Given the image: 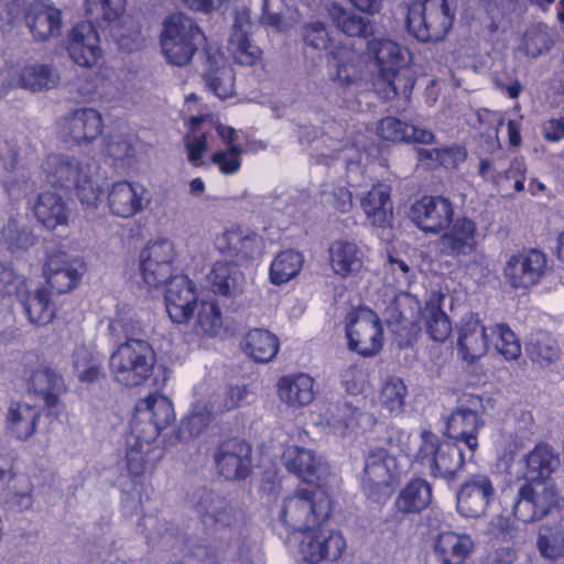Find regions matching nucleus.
<instances>
[{
    "mask_svg": "<svg viewBox=\"0 0 564 564\" xmlns=\"http://www.w3.org/2000/svg\"><path fill=\"white\" fill-rule=\"evenodd\" d=\"M557 497L558 494L553 484L524 480L517 489L512 513L524 523L539 521L557 505Z\"/></svg>",
    "mask_w": 564,
    "mask_h": 564,
    "instance_id": "9",
    "label": "nucleus"
},
{
    "mask_svg": "<svg viewBox=\"0 0 564 564\" xmlns=\"http://www.w3.org/2000/svg\"><path fill=\"white\" fill-rule=\"evenodd\" d=\"M207 278L213 293L217 295L235 299L243 293L246 279L237 263L217 261Z\"/></svg>",
    "mask_w": 564,
    "mask_h": 564,
    "instance_id": "28",
    "label": "nucleus"
},
{
    "mask_svg": "<svg viewBox=\"0 0 564 564\" xmlns=\"http://www.w3.org/2000/svg\"><path fill=\"white\" fill-rule=\"evenodd\" d=\"M528 357L541 367H547L560 357L558 346L554 338L545 332H536L525 344Z\"/></svg>",
    "mask_w": 564,
    "mask_h": 564,
    "instance_id": "50",
    "label": "nucleus"
},
{
    "mask_svg": "<svg viewBox=\"0 0 564 564\" xmlns=\"http://www.w3.org/2000/svg\"><path fill=\"white\" fill-rule=\"evenodd\" d=\"M381 78L388 84L394 95L408 97L414 86V79L409 65L397 72H391V74H386Z\"/></svg>",
    "mask_w": 564,
    "mask_h": 564,
    "instance_id": "63",
    "label": "nucleus"
},
{
    "mask_svg": "<svg viewBox=\"0 0 564 564\" xmlns=\"http://www.w3.org/2000/svg\"><path fill=\"white\" fill-rule=\"evenodd\" d=\"M156 354L147 340L123 341L109 359L110 371L120 384L138 387L153 375Z\"/></svg>",
    "mask_w": 564,
    "mask_h": 564,
    "instance_id": "4",
    "label": "nucleus"
},
{
    "mask_svg": "<svg viewBox=\"0 0 564 564\" xmlns=\"http://www.w3.org/2000/svg\"><path fill=\"white\" fill-rule=\"evenodd\" d=\"M406 387L398 377L389 378L383 384L380 393V401L390 413H399L404 405Z\"/></svg>",
    "mask_w": 564,
    "mask_h": 564,
    "instance_id": "59",
    "label": "nucleus"
},
{
    "mask_svg": "<svg viewBox=\"0 0 564 564\" xmlns=\"http://www.w3.org/2000/svg\"><path fill=\"white\" fill-rule=\"evenodd\" d=\"M220 252L235 259L236 263H243L256 259L262 251V238L253 231L239 227L226 230L218 239Z\"/></svg>",
    "mask_w": 564,
    "mask_h": 564,
    "instance_id": "22",
    "label": "nucleus"
},
{
    "mask_svg": "<svg viewBox=\"0 0 564 564\" xmlns=\"http://www.w3.org/2000/svg\"><path fill=\"white\" fill-rule=\"evenodd\" d=\"M13 491L9 492V498L6 500L10 508L19 511L28 510L33 505V498L31 495L32 487L25 477H19L15 479Z\"/></svg>",
    "mask_w": 564,
    "mask_h": 564,
    "instance_id": "62",
    "label": "nucleus"
},
{
    "mask_svg": "<svg viewBox=\"0 0 564 564\" xmlns=\"http://www.w3.org/2000/svg\"><path fill=\"white\" fill-rule=\"evenodd\" d=\"M28 391L39 395L52 409L57 404L59 395L66 391V386L61 375L48 368H40L32 372Z\"/></svg>",
    "mask_w": 564,
    "mask_h": 564,
    "instance_id": "37",
    "label": "nucleus"
},
{
    "mask_svg": "<svg viewBox=\"0 0 564 564\" xmlns=\"http://www.w3.org/2000/svg\"><path fill=\"white\" fill-rule=\"evenodd\" d=\"M406 8V29L424 43L442 41L455 19V11L448 0H419L408 3Z\"/></svg>",
    "mask_w": 564,
    "mask_h": 564,
    "instance_id": "5",
    "label": "nucleus"
},
{
    "mask_svg": "<svg viewBox=\"0 0 564 564\" xmlns=\"http://www.w3.org/2000/svg\"><path fill=\"white\" fill-rule=\"evenodd\" d=\"M40 417V410L25 403H11L7 414L11 433L21 441L34 435Z\"/></svg>",
    "mask_w": 564,
    "mask_h": 564,
    "instance_id": "45",
    "label": "nucleus"
},
{
    "mask_svg": "<svg viewBox=\"0 0 564 564\" xmlns=\"http://www.w3.org/2000/svg\"><path fill=\"white\" fill-rule=\"evenodd\" d=\"M360 56L348 45H336L327 53V66L333 82L349 85L358 76Z\"/></svg>",
    "mask_w": 564,
    "mask_h": 564,
    "instance_id": "34",
    "label": "nucleus"
},
{
    "mask_svg": "<svg viewBox=\"0 0 564 564\" xmlns=\"http://www.w3.org/2000/svg\"><path fill=\"white\" fill-rule=\"evenodd\" d=\"M126 10V0H86V13L91 22H113Z\"/></svg>",
    "mask_w": 564,
    "mask_h": 564,
    "instance_id": "54",
    "label": "nucleus"
},
{
    "mask_svg": "<svg viewBox=\"0 0 564 564\" xmlns=\"http://www.w3.org/2000/svg\"><path fill=\"white\" fill-rule=\"evenodd\" d=\"M94 165L90 158L51 154L43 164V171L52 186L76 189L82 204L94 206L101 194L98 185L93 182Z\"/></svg>",
    "mask_w": 564,
    "mask_h": 564,
    "instance_id": "1",
    "label": "nucleus"
},
{
    "mask_svg": "<svg viewBox=\"0 0 564 564\" xmlns=\"http://www.w3.org/2000/svg\"><path fill=\"white\" fill-rule=\"evenodd\" d=\"M204 41L205 34L198 24L184 13L170 14L163 21L160 45L170 64L187 65Z\"/></svg>",
    "mask_w": 564,
    "mask_h": 564,
    "instance_id": "3",
    "label": "nucleus"
},
{
    "mask_svg": "<svg viewBox=\"0 0 564 564\" xmlns=\"http://www.w3.org/2000/svg\"><path fill=\"white\" fill-rule=\"evenodd\" d=\"M328 253L333 271L341 278L355 275L364 267V252L352 241L335 240L330 245Z\"/></svg>",
    "mask_w": 564,
    "mask_h": 564,
    "instance_id": "33",
    "label": "nucleus"
},
{
    "mask_svg": "<svg viewBox=\"0 0 564 564\" xmlns=\"http://www.w3.org/2000/svg\"><path fill=\"white\" fill-rule=\"evenodd\" d=\"M490 339L494 340L496 349L506 360H516L521 355V345L516 334L503 324L489 327Z\"/></svg>",
    "mask_w": 564,
    "mask_h": 564,
    "instance_id": "56",
    "label": "nucleus"
},
{
    "mask_svg": "<svg viewBox=\"0 0 564 564\" xmlns=\"http://www.w3.org/2000/svg\"><path fill=\"white\" fill-rule=\"evenodd\" d=\"M250 390L246 384L229 386L224 391L223 395L220 397V401L216 408L218 409V412L220 414L232 411L243 405L247 402Z\"/></svg>",
    "mask_w": 564,
    "mask_h": 564,
    "instance_id": "64",
    "label": "nucleus"
},
{
    "mask_svg": "<svg viewBox=\"0 0 564 564\" xmlns=\"http://www.w3.org/2000/svg\"><path fill=\"white\" fill-rule=\"evenodd\" d=\"M410 216L420 229L435 234L452 223V203L441 196H424L412 206Z\"/></svg>",
    "mask_w": 564,
    "mask_h": 564,
    "instance_id": "19",
    "label": "nucleus"
},
{
    "mask_svg": "<svg viewBox=\"0 0 564 564\" xmlns=\"http://www.w3.org/2000/svg\"><path fill=\"white\" fill-rule=\"evenodd\" d=\"M432 502V487L422 478L411 480L399 492L394 507L403 514L420 513Z\"/></svg>",
    "mask_w": 564,
    "mask_h": 564,
    "instance_id": "41",
    "label": "nucleus"
},
{
    "mask_svg": "<svg viewBox=\"0 0 564 564\" xmlns=\"http://www.w3.org/2000/svg\"><path fill=\"white\" fill-rule=\"evenodd\" d=\"M444 299V294L433 292L422 310V318L426 332L435 341H444L452 332L451 321L442 308V301Z\"/></svg>",
    "mask_w": 564,
    "mask_h": 564,
    "instance_id": "42",
    "label": "nucleus"
},
{
    "mask_svg": "<svg viewBox=\"0 0 564 564\" xmlns=\"http://www.w3.org/2000/svg\"><path fill=\"white\" fill-rule=\"evenodd\" d=\"M485 422L479 414L455 410L447 420L448 437L455 443L462 442L470 451V457L478 448V433Z\"/></svg>",
    "mask_w": 564,
    "mask_h": 564,
    "instance_id": "31",
    "label": "nucleus"
},
{
    "mask_svg": "<svg viewBox=\"0 0 564 564\" xmlns=\"http://www.w3.org/2000/svg\"><path fill=\"white\" fill-rule=\"evenodd\" d=\"M175 420L172 402L163 394L151 393L135 405L131 431L142 442H154Z\"/></svg>",
    "mask_w": 564,
    "mask_h": 564,
    "instance_id": "8",
    "label": "nucleus"
},
{
    "mask_svg": "<svg viewBox=\"0 0 564 564\" xmlns=\"http://www.w3.org/2000/svg\"><path fill=\"white\" fill-rule=\"evenodd\" d=\"M306 530L301 539L299 552L311 564L337 561L346 549V541L339 531L325 529Z\"/></svg>",
    "mask_w": 564,
    "mask_h": 564,
    "instance_id": "13",
    "label": "nucleus"
},
{
    "mask_svg": "<svg viewBox=\"0 0 564 564\" xmlns=\"http://www.w3.org/2000/svg\"><path fill=\"white\" fill-rule=\"evenodd\" d=\"M26 26L33 39L45 42L61 34L62 11L48 1H35L24 14Z\"/></svg>",
    "mask_w": 564,
    "mask_h": 564,
    "instance_id": "23",
    "label": "nucleus"
},
{
    "mask_svg": "<svg viewBox=\"0 0 564 564\" xmlns=\"http://www.w3.org/2000/svg\"><path fill=\"white\" fill-rule=\"evenodd\" d=\"M496 498V489L487 475H474L456 492V510L465 518H480Z\"/></svg>",
    "mask_w": 564,
    "mask_h": 564,
    "instance_id": "14",
    "label": "nucleus"
},
{
    "mask_svg": "<svg viewBox=\"0 0 564 564\" xmlns=\"http://www.w3.org/2000/svg\"><path fill=\"white\" fill-rule=\"evenodd\" d=\"M286 469L307 482L323 479L328 474V466L313 449L289 446L283 453Z\"/></svg>",
    "mask_w": 564,
    "mask_h": 564,
    "instance_id": "25",
    "label": "nucleus"
},
{
    "mask_svg": "<svg viewBox=\"0 0 564 564\" xmlns=\"http://www.w3.org/2000/svg\"><path fill=\"white\" fill-rule=\"evenodd\" d=\"M33 213L36 219L48 229L66 224L68 218L64 199L50 191L39 194L33 204Z\"/></svg>",
    "mask_w": 564,
    "mask_h": 564,
    "instance_id": "43",
    "label": "nucleus"
},
{
    "mask_svg": "<svg viewBox=\"0 0 564 564\" xmlns=\"http://www.w3.org/2000/svg\"><path fill=\"white\" fill-rule=\"evenodd\" d=\"M367 54L375 59L379 76L391 74L410 64V53L399 43L384 37H373L367 42Z\"/></svg>",
    "mask_w": 564,
    "mask_h": 564,
    "instance_id": "26",
    "label": "nucleus"
},
{
    "mask_svg": "<svg viewBox=\"0 0 564 564\" xmlns=\"http://www.w3.org/2000/svg\"><path fill=\"white\" fill-rule=\"evenodd\" d=\"M476 230L474 220L466 217L457 218L436 242L440 254L454 259L471 254L477 247Z\"/></svg>",
    "mask_w": 564,
    "mask_h": 564,
    "instance_id": "21",
    "label": "nucleus"
},
{
    "mask_svg": "<svg viewBox=\"0 0 564 564\" xmlns=\"http://www.w3.org/2000/svg\"><path fill=\"white\" fill-rule=\"evenodd\" d=\"M214 462L225 479L243 480L252 471V447L243 440L227 438L215 448Z\"/></svg>",
    "mask_w": 564,
    "mask_h": 564,
    "instance_id": "12",
    "label": "nucleus"
},
{
    "mask_svg": "<svg viewBox=\"0 0 564 564\" xmlns=\"http://www.w3.org/2000/svg\"><path fill=\"white\" fill-rule=\"evenodd\" d=\"M421 440L416 459L429 467L432 477L447 482L456 481L465 466V457L457 443L441 441L430 431H423Z\"/></svg>",
    "mask_w": 564,
    "mask_h": 564,
    "instance_id": "6",
    "label": "nucleus"
},
{
    "mask_svg": "<svg viewBox=\"0 0 564 564\" xmlns=\"http://www.w3.org/2000/svg\"><path fill=\"white\" fill-rule=\"evenodd\" d=\"M328 15L334 26L348 36L367 37L372 34L370 20L336 2L329 4Z\"/></svg>",
    "mask_w": 564,
    "mask_h": 564,
    "instance_id": "44",
    "label": "nucleus"
},
{
    "mask_svg": "<svg viewBox=\"0 0 564 564\" xmlns=\"http://www.w3.org/2000/svg\"><path fill=\"white\" fill-rule=\"evenodd\" d=\"M473 546L474 543L468 535L443 532L435 540L434 552L442 564H463Z\"/></svg>",
    "mask_w": 564,
    "mask_h": 564,
    "instance_id": "38",
    "label": "nucleus"
},
{
    "mask_svg": "<svg viewBox=\"0 0 564 564\" xmlns=\"http://www.w3.org/2000/svg\"><path fill=\"white\" fill-rule=\"evenodd\" d=\"M218 414L220 413L216 404L210 400L197 401L183 417L178 426V437L181 440L198 437L207 430Z\"/></svg>",
    "mask_w": 564,
    "mask_h": 564,
    "instance_id": "40",
    "label": "nucleus"
},
{
    "mask_svg": "<svg viewBox=\"0 0 564 564\" xmlns=\"http://www.w3.org/2000/svg\"><path fill=\"white\" fill-rule=\"evenodd\" d=\"M192 503L205 527L219 531L237 523L234 508L215 491L198 488L192 494Z\"/></svg>",
    "mask_w": 564,
    "mask_h": 564,
    "instance_id": "15",
    "label": "nucleus"
},
{
    "mask_svg": "<svg viewBox=\"0 0 564 564\" xmlns=\"http://www.w3.org/2000/svg\"><path fill=\"white\" fill-rule=\"evenodd\" d=\"M401 474L395 456L382 447L370 449L365 456L362 490L372 501L383 502L400 482Z\"/></svg>",
    "mask_w": 564,
    "mask_h": 564,
    "instance_id": "7",
    "label": "nucleus"
},
{
    "mask_svg": "<svg viewBox=\"0 0 564 564\" xmlns=\"http://www.w3.org/2000/svg\"><path fill=\"white\" fill-rule=\"evenodd\" d=\"M330 516V501L318 488H300L284 498L279 519L292 532L322 525Z\"/></svg>",
    "mask_w": 564,
    "mask_h": 564,
    "instance_id": "2",
    "label": "nucleus"
},
{
    "mask_svg": "<svg viewBox=\"0 0 564 564\" xmlns=\"http://www.w3.org/2000/svg\"><path fill=\"white\" fill-rule=\"evenodd\" d=\"M21 296V304L24 312L33 325L44 326L54 317V308L50 302L48 293L44 289H36Z\"/></svg>",
    "mask_w": 564,
    "mask_h": 564,
    "instance_id": "48",
    "label": "nucleus"
},
{
    "mask_svg": "<svg viewBox=\"0 0 564 564\" xmlns=\"http://www.w3.org/2000/svg\"><path fill=\"white\" fill-rule=\"evenodd\" d=\"M489 328L482 326L474 315L463 319L459 327L457 345L464 360L474 361L481 357L488 348Z\"/></svg>",
    "mask_w": 564,
    "mask_h": 564,
    "instance_id": "29",
    "label": "nucleus"
},
{
    "mask_svg": "<svg viewBox=\"0 0 564 564\" xmlns=\"http://www.w3.org/2000/svg\"><path fill=\"white\" fill-rule=\"evenodd\" d=\"M104 121L94 108H78L63 118L61 134L65 142L87 144L100 137Z\"/></svg>",
    "mask_w": 564,
    "mask_h": 564,
    "instance_id": "17",
    "label": "nucleus"
},
{
    "mask_svg": "<svg viewBox=\"0 0 564 564\" xmlns=\"http://www.w3.org/2000/svg\"><path fill=\"white\" fill-rule=\"evenodd\" d=\"M85 270V263L80 259L70 258L63 251L51 253L44 265L46 281L57 293H66L74 289Z\"/></svg>",
    "mask_w": 564,
    "mask_h": 564,
    "instance_id": "18",
    "label": "nucleus"
},
{
    "mask_svg": "<svg viewBox=\"0 0 564 564\" xmlns=\"http://www.w3.org/2000/svg\"><path fill=\"white\" fill-rule=\"evenodd\" d=\"M556 42L555 34L543 23L532 24L522 36L521 50L528 57L536 58L547 53Z\"/></svg>",
    "mask_w": 564,
    "mask_h": 564,
    "instance_id": "49",
    "label": "nucleus"
},
{
    "mask_svg": "<svg viewBox=\"0 0 564 564\" xmlns=\"http://www.w3.org/2000/svg\"><path fill=\"white\" fill-rule=\"evenodd\" d=\"M144 189L127 181L112 185L108 195V204L112 214L128 218L141 212L144 207Z\"/></svg>",
    "mask_w": 564,
    "mask_h": 564,
    "instance_id": "32",
    "label": "nucleus"
},
{
    "mask_svg": "<svg viewBox=\"0 0 564 564\" xmlns=\"http://www.w3.org/2000/svg\"><path fill=\"white\" fill-rule=\"evenodd\" d=\"M349 348L362 356L377 354L382 346V327L379 317L370 310H359L348 315L346 325Z\"/></svg>",
    "mask_w": 564,
    "mask_h": 564,
    "instance_id": "11",
    "label": "nucleus"
},
{
    "mask_svg": "<svg viewBox=\"0 0 564 564\" xmlns=\"http://www.w3.org/2000/svg\"><path fill=\"white\" fill-rule=\"evenodd\" d=\"M59 82V75L55 67L47 64H32L22 68L19 85L30 91L50 90Z\"/></svg>",
    "mask_w": 564,
    "mask_h": 564,
    "instance_id": "47",
    "label": "nucleus"
},
{
    "mask_svg": "<svg viewBox=\"0 0 564 564\" xmlns=\"http://www.w3.org/2000/svg\"><path fill=\"white\" fill-rule=\"evenodd\" d=\"M524 480L551 484V475L560 467L557 453L546 443L535 445L524 457Z\"/></svg>",
    "mask_w": 564,
    "mask_h": 564,
    "instance_id": "30",
    "label": "nucleus"
},
{
    "mask_svg": "<svg viewBox=\"0 0 564 564\" xmlns=\"http://www.w3.org/2000/svg\"><path fill=\"white\" fill-rule=\"evenodd\" d=\"M1 239L11 251L25 250L33 246L34 236L25 221L11 218L1 230Z\"/></svg>",
    "mask_w": 564,
    "mask_h": 564,
    "instance_id": "53",
    "label": "nucleus"
},
{
    "mask_svg": "<svg viewBox=\"0 0 564 564\" xmlns=\"http://www.w3.org/2000/svg\"><path fill=\"white\" fill-rule=\"evenodd\" d=\"M109 332L117 340L124 341L143 340L140 338L144 334L141 323L130 316H122L109 323Z\"/></svg>",
    "mask_w": 564,
    "mask_h": 564,
    "instance_id": "60",
    "label": "nucleus"
},
{
    "mask_svg": "<svg viewBox=\"0 0 564 564\" xmlns=\"http://www.w3.org/2000/svg\"><path fill=\"white\" fill-rule=\"evenodd\" d=\"M139 261L141 275L149 286L159 288L176 275V251L167 239L149 242L141 250Z\"/></svg>",
    "mask_w": 564,
    "mask_h": 564,
    "instance_id": "10",
    "label": "nucleus"
},
{
    "mask_svg": "<svg viewBox=\"0 0 564 564\" xmlns=\"http://www.w3.org/2000/svg\"><path fill=\"white\" fill-rule=\"evenodd\" d=\"M359 409L347 400L326 401L319 406L321 421L335 435L345 436L358 425Z\"/></svg>",
    "mask_w": 564,
    "mask_h": 564,
    "instance_id": "27",
    "label": "nucleus"
},
{
    "mask_svg": "<svg viewBox=\"0 0 564 564\" xmlns=\"http://www.w3.org/2000/svg\"><path fill=\"white\" fill-rule=\"evenodd\" d=\"M243 351L258 362H268L279 350V340L267 329H251L242 341Z\"/></svg>",
    "mask_w": 564,
    "mask_h": 564,
    "instance_id": "46",
    "label": "nucleus"
},
{
    "mask_svg": "<svg viewBox=\"0 0 564 564\" xmlns=\"http://www.w3.org/2000/svg\"><path fill=\"white\" fill-rule=\"evenodd\" d=\"M228 50L234 62L242 66H253L260 61L262 55L260 47L253 44L248 34L241 30L231 32Z\"/></svg>",
    "mask_w": 564,
    "mask_h": 564,
    "instance_id": "52",
    "label": "nucleus"
},
{
    "mask_svg": "<svg viewBox=\"0 0 564 564\" xmlns=\"http://www.w3.org/2000/svg\"><path fill=\"white\" fill-rule=\"evenodd\" d=\"M69 57L79 66L93 67L101 56L99 36L91 22L74 26L68 35Z\"/></svg>",
    "mask_w": 564,
    "mask_h": 564,
    "instance_id": "24",
    "label": "nucleus"
},
{
    "mask_svg": "<svg viewBox=\"0 0 564 564\" xmlns=\"http://www.w3.org/2000/svg\"><path fill=\"white\" fill-rule=\"evenodd\" d=\"M205 86L220 99H226L235 94V75L230 67L224 65L209 69L204 75Z\"/></svg>",
    "mask_w": 564,
    "mask_h": 564,
    "instance_id": "55",
    "label": "nucleus"
},
{
    "mask_svg": "<svg viewBox=\"0 0 564 564\" xmlns=\"http://www.w3.org/2000/svg\"><path fill=\"white\" fill-rule=\"evenodd\" d=\"M278 394L289 406H304L314 400V379L307 373L282 377L278 382Z\"/></svg>",
    "mask_w": 564,
    "mask_h": 564,
    "instance_id": "36",
    "label": "nucleus"
},
{
    "mask_svg": "<svg viewBox=\"0 0 564 564\" xmlns=\"http://www.w3.org/2000/svg\"><path fill=\"white\" fill-rule=\"evenodd\" d=\"M367 219L376 227H386L392 218V204L390 189L387 185L373 186L368 194L360 199Z\"/></svg>",
    "mask_w": 564,
    "mask_h": 564,
    "instance_id": "39",
    "label": "nucleus"
},
{
    "mask_svg": "<svg viewBox=\"0 0 564 564\" xmlns=\"http://www.w3.org/2000/svg\"><path fill=\"white\" fill-rule=\"evenodd\" d=\"M536 546L543 557L555 561L564 554V534L560 528L542 527Z\"/></svg>",
    "mask_w": 564,
    "mask_h": 564,
    "instance_id": "57",
    "label": "nucleus"
},
{
    "mask_svg": "<svg viewBox=\"0 0 564 564\" xmlns=\"http://www.w3.org/2000/svg\"><path fill=\"white\" fill-rule=\"evenodd\" d=\"M377 132L383 140L392 142L430 144L435 138L431 130L409 124L394 117L381 119L377 127Z\"/></svg>",
    "mask_w": 564,
    "mask_h": 564,
    "instance_id": "35",
    "label": "nucleus"
},
{
    "mask_svg": "<svg viewBox=\"0 0 564 564\" xmlns=\"http://www.w3.org/2000/svg\"><path fill=\"white\" fill-rule=\"evenodd\" d=\"M301 36L305 46L315 51L326 50L330 43L329 33L322 22H311L302 25Z\"/></svg>",
    "mask_w": 564,
    "mask_h": 564,
    "instance_id": "61",
    "label": "nucleus"
},
{
    "mask_svg": "<svg viewBox=\"0 0 564 564\" xmlns=\"http://www.w3.org/2000/svg\"><path fill=\"white\" fill-rule=\"evenodd\" d=\"M303 265V257L294 250L280 252L270 267V281L273 284H283L296 276Z\"/></svg>",
    "mask_w": 564,
    "mask_h": 564,
    "instance_id": "51",
    "label": "nucleus"
},
{
    "mask_svg": "<svg viewBox=\"0 0 564 564\" xmlns=\"http://www.w3.org/2000/svg\"><path fill=\"white\" fill-rule=\"evenodd\" d=\"M223 327V317L218 304L203 301L197 313L196 328L208 336L217 335Z\"/></svg>",
    "mask_w": 564,
    "mask_h": 564,
    "instance_id": "58",
    "label": "nucleus"
},
{
    "mask_svg": "<svg viewBox=\"0 0 564 564\" xmlns=\"http://www.w3.org/2000/svg\"><path fill=\"white\" fill-rule=\"evenodd\" d=\"M166 283L164 295L166 312L174 323H186L197 303L195 284L183 274H176Z\"/></svg>",
    "mask_w": 564,
    "mask_h": 564,
    "instance_id": "20",
    "label": "nucleus"
},
{
    "mask_svg": "<svg viewBox=\"0 0 564 564\" xmlns=\"http://www.w3.org/2000/svg\"><path fill=\"white\" fill-rule=\"evenodd\" d=\"M546 270V257L543 252L531 249L513 254L505 267V276L513 289H529L535 285Z\"/></svg>",
    "mask_w": 564,
    "mask_h": 564,
    "instance_id": "16",
    "label": "nucleus"
}]
</instances>
